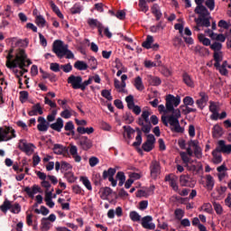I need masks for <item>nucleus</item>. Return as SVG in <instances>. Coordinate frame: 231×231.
Returning a JSON list of instances; mask_svg holds the SVG:
<instances>
[{
	"instance_id": "nucleus-1",
	"label": "nucleus",
	"mask_w": 231,
	"mask_h": 231,
	"mask_svg": "<svg viewBox=\"0 0 231 231\" xmlns=\"http://www.w3.org/2000/svg\"><path fill=\"white\" fill-rule=\"evenodd\" d=\"M14 49H11L9 51V53L6 57L7 60L5 63L6 68H9V69H13L14 68H20L23 71V73H28V70L26 68L31 66L32 60L28 59V55H26V51L23 49H19L15 54V58L14 59ZM14 59V60H13Z\"/></svg>"
},
{
	"instance_id": "nucleus-2",
	"label": "nucleus",
	"mask_w": 231,
	"mask_h": 231,
	"mask_svg": "<svg viewBox=\"0 0 231 231\" xmlns=\"http://www.w3.org/2000/svg\"><path fill=\"white\" fill-rule=\"evenodd\" d=\"M150 116L151 111H149V109L143 110L141 116L137 120V124L141 126V129L136 128L138 134L135 137V142L133 143L134 147H140V145H142V131L145 134H149V133H151V129H152V125L151 124V120L149 119Z\"/></svg>"
},
{
	"instance_id": "nucleus-3",
	"label": "nucleus",
	"mask_w": 231,
	"mask_h": 231,
	"mask_svg": "<svg viewBox=\"0 0 231 231\" xmlns=\"http://www.w3.org/2000/svg\"><path fill=\"white\" fill-rule=\"evenodd\" d=\"M172 114L171 116H162V122L166 126L171 125V130L173 133H184L185 128L181 127L180 125V118H181V111L180 109L171 110Z\"/></svg>"
},
{
	"instance_id": "nucleus-4",
	"label": "nucleus",
	"mask_w": 231,
	"mask_h": 231,
	"mask_svg": "<svg viewBox=\"0 0 231 231\" xmlns=\"http://www.w3.org/2000/svg\"><path fill=\"white\" fill-rule=\"evenodd\" d=\"M52 51L57 55L59 59L66 57V59H75V54L69 51L68 44H64V42L56 40L52 45Z\"/></svg>"
},
{
	"instance_id": "nucleus-5",
	"label": "nucleus",
	"mask_w": 231,
	"mask_h": 231,
	"mask_svg": "<svg viewBox=\"0 0 231 231\" xmlns=\"http://www.w3.org/2000/svg\"><path fill=\"white\" fill-rule=\"evenodd\" d=\"M15 138V130L10 126L0 127V142H8Z\"/></svg>"
},
{
	"instance_id": "nucleus-6",
	"label": "nucleus",
	"mask_w": 231,
	"mask_h": 231,
	"mask_svg": "<svg viewBox=\"0 0 231 231\" xmlns=\"http://www.w3.org/2000/svg\"><path fill=\"white\" fill-rule=\"evenodd\" d=\"M180 102L181 99L180 97H174L172 95H169L166 97V109L167 111L171 112L174 110V107H178L180 106Z\"/></svg>"
},
{
	"instance_id": "nucleus-7",
	"label": "nucleus",
	"mask_w": 231,
	"mask_h": 231,
	"mask_svg": "<svg viewBox=\"0 0 231 231\" xmlns=\"http://www.w3.org/2000/svg\"><path fill=\"white\" fill-rule=\"evenodd\" d=\"M194 12L199 15L198 19H201V21H205V19L210 21V19H212V17H210V13L208 12V9H207L205 5L197 6Z\"/></svg>"
},
{
	"instance_id": "nucleus-8",
	"label": "nucleus",
	"mask_w": 231,
	"mask_h": 231,
	"mask_svg": "<svg viewBox=\"0 0 231 231\" xmlns=\"http://www.w3.org/2000/svg\"><path fill=\"white\" fill-rule=\"evenodd\" d=\"M18 148L20 151H23V152H25L28 156L33 154V144L28 143L26 140H20L18 143Z\"/></svg>"
},
{
	"instance_id": "nucleus-9",
	"label": "nucleus",
	"mask_w": 231,
	"mask_h": 231,
	"mask_svg": "<svg viewBox=\"0 0 231 231\" xmlns=\"http://www.w3.org/2000/svg\"><path fill=\"white\" fill-rule=\"evenodd\" d=\"M68 84H70L72 89H80L82 83L81 76L70 75L67 79Z\"/></svg>"
},
{
	"instance_id": "nucleus-10",
	"label": "nucleus",
	"mask_w": 231,
	"mask_h": 231,
	"mask_svg": "<svg viewBox=\"0 0 231 231\" xmlns=\"http://www.w3.org/2000/svg\"><path fill=\"white\" fill-rule=\"evenodd\" d=\"M78 145H79L80 149L83 151H89V149L93 147V141L88 136H81L79 140Z\"/></svg>"
},
{
	"instance_id": "nucleus-11",
	"label": "nucleus",
	"mask_w": 231,
	"mask_h": 231,
	"mask_svg": "<svg viewBox=\"0 0 231 231\" xmlns=\"http://www.w3.org/2000/svg\"><path fill=\"white\" fill-rule=\"evenodd\" d=\"M154 142H156V138L152 134H148L146 142L143 143V150L145 152H151L154 149Z\"/></svg>"
},
{
	"instance_id": "nucleus-12",
	"label": "nucleus",
	"mask_w": 231,
	"mask_h": 231,
	"mask_svg": "<svg viewBox=\"0 0 231 231\" xmlns=\"http://www.w3.org/2000/svg\"><path fill=\"white\" fill-rule=\"evenodd\" d=\"M141 225L143 228H145L146 230H154L156 228V225L152 223V217L146 216L141 218Z\"/></svg>"
},
{
	"instance_id": "nucleus-13",
	"label": "nucleus",
	"mask_w": 231,
	"mask_h": 231,
	"mask_svg": "<svg viewBox=\"0 0 231 231\" xmlns=\"http://www.w3.org/2000/svg\"><path fill=\"white\" fill-rule=\"evenodd\" d=\"M161 171L162 168L160 166V162H158L157 161H152L150 165L152 178H158V176H160Z\"/></svg>"
},
{
	"instance_id": "nucleus-14",
	"label": "nucleus",
	"mask_w": 231,
	"mask_h": 231,
	"mask_svg": "<svg viewBox=\"0 0 231 231\" xmlns=\"http://www.w3.org/2000/svg\"><path fill=\"white\" fill-rule=\"evenodd\" d=\"M209 111L212 113L210 116L211 120H219V106L217 103L212 101L209 102Z\"/></svg>"
},
{
	"instance_id": "nucleus-15",
	"label": "nucleus",
	"mask_w": 231,
	"mask_h": 231,
	"mask_svg": "<svg viewBox=\"0 0 231 231\" xmlns=\"http://www.w3.org/2000/svg\"><path fill=\"white\" fill-rule=\"evenodd\" d=\"M217 150L223 152V154H231V144H226V142L220 140L217 143Z\"/></svg>"
},
{
	"instance_id": "nucleus-16",
	"label": "nucleus",
	"mask_w": 231,
	"mask_h": 231,
	"mask_svg": "<svg viewBox=\"0 0 231 231\" xmlns=\"http://www.w3.org/2000/svg\"><path fill=\"white\" fill-rule=\"evenodd\" d=\"M71 169H73V167L71 166V164H69L67 162L62 161L61 162H55V171L57 172H59V171L60 170H61V172H66L68 171H71Z\"/></svg>"
},
{
	"instance_id": "nucleus-17",
	"label": "nucleus",
	"mask_w": 231,
	"mask_h": 231,
	"mask_svg": "<svg viewBox=\"0 0 231 231\" xmlns=\"http://www.w3.org/2000/svg\"><path fill=\"white\" fill-rule=\"evenodd\" d=\"M195 23L197 24V26L193 27V30H195V32H199V28L204 27V28H209L210 26V21L206 18L205 20L201 21V18H195Z\"/></svg>"
},
{
	"instance_id": "nucleus-18",
	"label": "nucleus",
	"mask_w": 231,
	"mask_h": 231,
	"mask_svg": "<svg viewBox=\"0 0 231 231\" xmlns=\"http://www.w3.org/2000/svg\"><path fill=\"white\" fill-rule=\"evenodd\" d=\"M180 187H189L192 189L194 187V183H192V179L189 175H180Z\"/></svg>"
},
{
	"instance_id": "nucleus-19",
	"label": "nucleus",
	"mask_w": 231,
	"mask_h": 231,
	"mask_svg": "<svg viewBox=\"0 0 231 231\" xmlns=\"http://www.w3.org/2000/svg\"><path fill=\"white\" fill-rule=\"evenodd\" d=\"M199 97L200 98L196 101V104L199 109H204L207 102H208V96L205 92H200Z\"/></svg>"
},
{
	"instance_id": "nucleus-20",
	"label": "nucleus",
	"mask_w": 231,
	"mask_h": 231,
	"mask_svg": "<svg viewBox=\"0 0 231 231\" xmlns=\"http://www.w3.org/2000/svg\"><path fill=\"white\" fill-rule=\"evenodd\" d=\"M185 167H187L188 171H191L192 172H199V171H201L203 169V165H201V162H196L194 164V161H190L188 162Z\"/></svg>"
},
{
	"instance_id": "nucleus-21",
	"label": "nucleus",
	"mask_w": 231,
	"mask_h": 231,
	"mask_svg": "<svg viewBox=\"0 0 231 231\" xmlns=\"http://www.w3.org/2000/svg\"><path fill=\"white\" fill-rule=\"evenodd\" d=\"M38 125H37V129L38 131L42 132V133H46V131H48V122L46 121V119L42 116L38 117Z\"/></svg>"
},
{
	"instance_id": "nucleus-22",
	"label": "nucleus",
	"mask_w": 231,
	"mask_h": 231,
	"mask_svg": "<svg viewBox=\"0 0 231 231\" xmlns=\"http://www.w3.org/2000/svg\"><path fill=\"white\" fill-rule=\"evenodd\" d=\"M62 127H64V120L60 117H58L56 122L51 125V128H52L53 131H57V133H60Z\"/></svg>"
},
{
	"instance_id": "nucleus-23",
	"label": "nucleus",
	"mask_w": 231,
	"mask_h": 231,
	"mask_svg": "<svg viewBox=\"0 0 231 231\" xmlns=\"http://www.w3.org/2000/svg\"><path fill=\"white\" fill-rule=\"evenodd\" d=\"M52 151L54 154L62 155L68 152V148L62 144L56 143L53 145Z\"/></svg>"
},
{
	"instance_id": "nucleus-24",
	"label": "nucleus",
	"mask_w": 231,
	"mask_h": 231,
	"mask_svg": "<svg viewBox=\"0 0 231 231\" xmlns=\"http://www.w3.org/2000/svg\"><path fill=\"white\" fill-rule=\"evenodd\" d=\"M194 51L197 55H199L200 57H208L210 55V51L205 47H201L199 45H197L194 49Z\"/></svg>"
},
{
	"instance_id": "nucleus-25",
	"label": "nucleus",
	"mask_w": 231,
	"mask_h": 231,
	"mask_svg": "<svg viewBox=\"0 0 231 231\" xmlns=\"http://www.w3.org/2000/svg\"><path fill=\"white\" fill-rule=\"evenodd\" d=\"M212 162L213 163H215V165H219V163H221V162H223V156L221 155V152L217 150V148H216L213 152H212Z\"/></svg>"
},
{
	"instance_id": "nucleus-26",
	"label": "nucleus",
	"mask_w": 231,
	"mask_h": 231,
	"mask_svg": "<svg viewBox=\"0 0 231 231\" xmlns=\"http://www.w3.org/2000/svg\"><path fill=\"white\" fill-rule=\"evenodd\" d=\"M213 138H221L223 136V127L219 125H215L212 129Z\"/></svg>"
},
{
	"instance_id": "nucleus-27",
	"label": "nucleus",
	"mask_w": 231,
	"mask_h": 231,
	"mask_svg": "<svg viewBox=\"0 0 231 231\" xmlns=\"http://www.w3.org/2000/svg\"><path fill=\"white\" fill-rule=\"evenodd\" d=\"M134 86L137 91H143L145 87L143 86V81H142V77L138 76L134 80Z\"/></svg>"
},
{
	"instance_id": "nucleus-28",
	"label": "nucleus",
	"mask_w": 231,
	"mask_h": 231,
	"mask_svg": "<svg viewBox=\"0 0 231 231\" xmlns=\"http://www.w3.org/2000/svg\"><path fill=\"white\" fill-rule=\"evenodd\" d=\"M147 80L150 86H160L162 84V79L156 76L149 75L147 76Z\"/></svg>"
},
{
	"instance_id": "nucleus-29",
	"label": "nucleus",
	"mask_w": 231,
	"mask_h": 231,
	"mask_svg": "<svg viewBox=\"0 0 231 231\" xmlns=\"http://www.w3.org/2000/svg\"><path fill=\"white\" fill-rule=\"evenodd\" d=\"M216 181L214 180V177L212 175L206 176V189L207 190H212L214 189V185Z\"/></svg>"
},
{
	"instance_id": "nucleus-30",
	"label": "nucleus",
	"mask_w": 231,
	"mask_h": 231,
	"mask_svg": "<svg viewBox=\"0 0 231 231\" xmlns=\"http://www.w3.org/2000/svg\"><path fill=\"white\" fill-rule=\"evenodd\" d=\"M114 86L117 93H127V90L125 89V85L124 86V83H120V80L116 79L114 80Z\"/></svg>"
},
{
	"instance_id": "nucleus-31",
	"label": "nucleus",
	"mask_w": 231,
	"mask_h": 231,
	"mask_svg": "<svg viewBox=\"0 0 231 231\" xmlns=\"http://www.w3.org/2000/svg\"><path fill=\"white\" fill-rule=\"evenodd\" d=\"M77 131L79 134H93V133H95V128L93 127H82V126H79L77 128Z\"/></svg>"
},
{
	"instance_id": "nucleus-32",
	"label": "nucleus",
	"mask_w": 231,
	"mask_h": 231,
	"mask_svg": "<svg viewBox=\"0 0 231 231\" xmlns=\"http://www.w3.org/2000/svg\"><path fill=\"white\" fill-rule=\"evenodd\" d=\"M74 68L76 69H79V71H86V69H88V66L86 61L77 60L74 63Z\"/></svg>"
},
{
	"instance_id": "nucleus-33",
	"label": "nucleus",
	"mask_w": 231,
	"mask_h": 231,
	"mask_svg": "<svg viewBox=\"0 0 231 231\" xmlns=\"http://www.w3.org/2000/svg\"><path fill=\"white\" fill-rule=\"evenodd\" d=\"M213 57L215 60V64H214L215 68H219L220 62L223 61V52L222 51L214 52Z\"/></svg>"
},
{
	"instance_id": "nucleus-34",
	"label": "nucleus",
	"mask_w": 231,
	"mask_h": 231,
	"mask_svg": "<svg viewBox=\"0 0 231 231\" xmlns=\"http://www.w3.org/2000/svg\"><path fill=\"white\" fill-rule=\"evenodd\" d=\"M199 212H206V214H212L214 209L212 208V204L210 203H204L199 208Z\"/></svg>"
},
{
	"instance_id": "nucleus-35",
	"label": "nucleus",
	"mask_w": 231,
	"mask_h": 231,
	"mask_svg": "<svg viewBox=\"0 0 231 231\" xmlns=\"http://www.w3.org/2000/svg\"><path fill=\"white\" fill-rule=\"evenodd\" d=\"M35 23L39 28H44V26H46V19L41 14H36Z\"/></svg>"
},
{
	"instance_id": "nucleus-36",
	"label": "nucleus",
	"mask_w": 231,
	"mask_h": 231,
	"mask_svg": "<svg viewBox=\"0 0 231 231\" xmlns=\"http://www.w3.org/2000/svg\"><path fill=\"white\" fill-rule=\"evenodd\" d=\"M183 82L186 84V86H189V88H194V81L192 80V78L188 73H184L182 75Z\"/></svg>"
},
{
	"instance_id": "nucleus-37",
	"label": "nucleus",
	"mask_w": 231,
	"mask_h": 231,
	"mask_svg": "<svg viewBox=\"0 0 231 231\" xmlns=\"http://www.w3.org/2000/svg\"><path fill=\"white\" fill-rule=\"evenodd\" d=\"M12 209V202L8 199H5L4 203L0 206V210L4 212V214H6L8 210Z\"/></svg>"
},
{
	"instance_id": "nucleus-38",
	"label": "nucleus",
	"mask_w": 231,
	"mask_h": 231,
	"mask_svg": "<svg viewBox=\"0 0 231 231\" xmlns=\"http://www.w3.org/2000/svg\"><path fill=\"white\" fill-rule=\"evenodd\" d=\"M152 14L155 15L157 21H160V19H162V12L160 11V7L158 6V4H154L152 6Z\"/></svg>"
},
{
	"instance_id": "nucleus-39",
	"label": "nucleus",
	"mask_w": 231,
	"mask_h": 231,
	"mask_svg": "<svg viewBox=\"0 0 231 231\" xmlns=\"http://www.w3.org/2000/svg\"><path fill=\"white\" fill-rule=\"evenodd\" d=\"M100 192H101V199H106V198H109L111 194H113V189H111V188L109 187H106L101 189Z\"/></svg>"
},
{
	"instance_id": "nucleus-40",
	"label": "nucleus",
	"mask_w": 231,
	"mask_h": 231,
	"mask_svg": "<svg viewBox=\"0 0 231 231\" xmlns=\"http://www.w3.org/2000/svg\"><path fill=\"white\" fill-rule=\"evenodd\" d=\"M116 174V170L114 168H109L107 171H103V180H107V178H113Z\"/></svg>"
},
{
	"instance_id": "nucleus-41",
	"label": "nucleus",
	"mask_w": 231,
	"mask_h": 231,
	"mask_svg": "<svg viewBox=\"0 0 231 231\" xmlns=\"http://www.w3.org/2000/svg\"><path fill=\"white\" fill-rule=\"evenodd\" d=\"M154 38H152V36H147L146 40L143 42L142 46L146 50H151V46H152Z\"/></svg>"
},
{
	"instance_id": "nucleus-42",
	"label": "nucleus",
	"mask_w": 231,
	"mask_h": 231,
	"mask_svg": "<svg viewBox=\"0 0 231 231\" xmlns=\"http://www.w3.org/2000/svg\"><path fill=\"white\" fill-rule=\"evenodd\" d=\"M129 217L134 223L142 221V216H140V214H138V212L136 211H131L129 214Z\"/></svg>"
},
{
	"instance_id": "nucleus-43",
	"label": "nucleus",
	"mask_w": 231,
	"mask_h": 231,
	"mask_svg": "<svg viewBox=\"0 0 231 231\" xmlns=\"http://www.w3.org/2000/svg\"><path fill=\"white\" fill-rule=\"evenodd\" d=\"M139 8L141 12L147 14L149 12V5H147L146 0H139Z\"/></svg>"
},
{
	"instance_id": "nucleus-44",
	"label": "nucleus",
	"mask_w": 231,
	"mask_h": 231,
	"mask_svg": "<svg viewBox=\"0 0 231 231\" xmlns=\"http://www.w3.org/2000/svg\"><path fill=\"white\" fill-rule=\"evenodd\" d=\"M145 68H156L158 66H162V60H158L156 62L151 60L144 61Z\"/></svg>"
},
{
	"instance_id": "nucleus-45",
	"label": "nucleus",
	"mask_w": 231,
	"mask_h": 231,
	"mask_svg": "<svg viewBox=\"0 0 231 231\" xmlns=\"http://www.w3.org/2000/svg\"><path fill=\"white\" fill-rule=\"evenodd\" d=\"M199 42H202L204 46H210V39L205 37V34L200 33L199 34Z\"/></svg>"
},
{
	"instance_id": "nucleus-46",
	"label": "nucleus",
	"mask_w": 231,
	"mask_h": 231,
	"mask_svg": "<svg viewBox=\"0 0 231 231\" xmlns=\"http://www.w3.org/2000/svg\"><path fill=\"white\" fill-rule=\"evenodd\" d=\"M88 26H90V28H98V26H100L102 23H100L97 19L89 18L88 20Z\"/></svg>"
},
{
	"instance_id": "nucleus-47",
	"label": "nucleus",
	"mask_w": 231,
	"mask_h": 231,
	"mask_svg": "<svg viewBox=\"0 0 231 231\" xmlns=\"http://www.w3.org/2000/svg\"><path fill=\"white\" fill-rule=\"evenodd\" d=\"M116 180L119 181V187H122L125 183V174L123 171L116 173Z\"/></svg>"
},
{
	"instance_id": "nucleus-48",
	"label": "nucleus",
	"mask_w": 231,
	"mask_h": 231,
	"mask_svg": "<svg viewBox=\"0 0 231 231\" xmlns=\"http://www.w3.org/2000/svg\"><path fill=\"white\" fill-rule=\"evenodd\" d=\"M213 208H214L216 214H217V216H222L223 206H221V204H219L218 202H213Z\"/></svg>"
},
{
	"instance_id": "nucleus-49",
	"label": "nucleus",
	"mask_w": 231,
	"mask_h": 231,
	"mask_svg": "<svg viewBox=\"0 0 231 231\" xmlns=\"http://www.w3.org/2000/svg\"><path fill=\"white\" fill-rule=\"evenodd\" d=\"M211 50H213L214 53L221 51L223 48V44L220 42H215L211 45H209Z\"/></svg>"
},
{
	"instance_id": "nucleus-50",
	"label": "nucleus",
	"mask_w": 231,
	"mask_h": 231,
	"mask_svg": "<svg viewBox=\"0 0 231 231\" xmlns=\"http://www.w3.org/2000/svg\"><path fill=\"white\" fill-rule=\"evenodd\" d=\"M80 181H82L83 185L88 189V190H92L93 187L91 186V181L88 177H80Z\"/></svg>"
},
{
	"instance_id": "nucleus-51",
	"label": "nucleus",
	"mask_w": 231,
	"mask_h": 231,
	"mask_svg": "<svg viewBox=\"0 0 231 231\" xmlns=\"http://www.w3.org/2000/svg\"><path fill=\"white\" fill-rule=\"evenodd\" d=\"M51 8H52L53 12L56 13V14L58 15V17H60V19H64V14L60 13V10L53 2L51 3Z\"/></svg>"
},
{
	"instance_id": "nucleus-52",
	"label": "nucleus",
	"mask_w": 231,
	"mask_h": 231,
	"mask_svg": "<svg viewBox=\"0 0 231 231\" xmlns=\"http://www.w3.org/2000/svg\"><path fill=\"white\" fill-rule=\"evenodd\" d=\"M65 131H69V133H72V134H75V125H73L72 121H69L66 123L64 126Z\"/></svg>"
},
{
	"instance_id": "nucleus-53",
	"label": "nucleus",
	"mask_w": 231,
	"mask_h": 231,
	"mask_svg": "<svg viewBox=\"0 0 231 231\" xmlns=\"http://www.w3.org/2000/svg\"><path fill=\"white\" fill-rule=\"evenodd\" d=\"M65 178L69 181V183H75V181H77V177H75V175L71 171L66 172Z\"/></svg>"
},
{
	"instance_id": "nucleus-54",
	"label": "nucleus",
	"mask_w": 231,
	"mask_h": 231,
	"mask_svg": "<svg viewBox=\"0 0 231 231\" xmlns=\"http://www.w3.org/2000/svg\"><path fill=\"white\" fill-rule=\"evenodd\" d=\"M64 110L60 113V117L61 118H71V113H73V111L71 109H68V108H63Z\"/></svg>"
},
{
	"instance_id": "nucleus-55",
	"label": "nucleus",
	"mask_w": 231,
	"mask_h": 231,
	"mask_svg": "<svg viewBox=\"0 0 231 231\" xmlns=\"http://www.w3.org/2000/svg\"><path fill=\"white\" fill-rule=\"evenodd\" d=\"M51 226V223H50V221H48V218L42 219V230L48 231V230H50Z\"/></svg>"
},
{
	"instance_id": "nucleus-56",
	"label": "nucleus",
	"mask_w": 231,
	"mask_h": 231,
	"mask_svg": "<svg viewBox=\"0 0 231 231\" xmlns=\"http://www.w3.org/2000/svg\"><path fill=\"white\" fill-rule=\"evenodd\" d=\"M101 96L106 98V100H113V96H111V90L103 89L101 91Z\"/></svg>"
},
{
	"instance_id": "nucleus-57",
	"label": "nucleus",
	"mask_w": 231,
	"mask_h": 231,
	"mask_svg": "<svg viewBox=\"0 0 231 231\" xmlns=\"http://www.w3.org/2000/svg\"><path fill=\"white\" fill-rule=\"evenodd\" d=\"M170 186L175 192H178L180 189V187L178 186V177H175L173 180L170 181Z\"/></svg>"
},
{
	"instance_id": "nucleus-58",
	"label": "nucleus",
	"mask_w": 231,
	"mask_h": 231,
	"mask_svg": "<svg viewBox=\"0 0 231 231\" xmlns=\"http://www.w3.org/2000/svg\"><path fill=\"white\" fill-rule=\"evenodd\" d=\"M88 163L90 167H97L100 163V160L97 157L92 156L88 159Z\"/></svg>"
},
{
	"instance_id": "nucleus-59",
	"label": "nucleus",
	"mask_w": 231,
	"mask_h": 231,
	"mask_svg": "<svg viewBox=\"0 0 231 231\" xmlns=\"http://www.w3.org/2000/svg\"><path fill=\"white\" fill-rule=\"evenodd\" d=\"M205 5L210 12H212L216 8V1L215 0H206Z\"/></svg>"
},
{
	"instance_id": "nucleus-60",
	"label": "nucleus",
	"mask_w": 231,
	"mask_h": 231,
	"mask_svg": "<svg viewBox=\"0 0 231 231\" xmlns=\"http://www.w3.org/2000/svg\"><path fill=\"white\" fill-rule=\"evenodd\" d=\"M92 180L95 185H100V183H102V176L100 175V173H95Z\"/></svg>"
},
{
	"instance_id": "nucleus-61",
	"label": "nucleus",
	"mask_w": 231,
	"mask_h": 231,
	"mask_svg": "<svg viewBox=\"0 0 231 231\" xmlns=\"http://www.w3.org/2000/svg\"><path fill=\"white\" fill-rule=\"evenodd\" d=\"M128 109H131L134 115L138 116L140 113H142V108L138 105H133L132 106H129Z\"/></svg>"
},
{
	"instance_id": "nucleus-62",
	"label": "nucleus",
	"mask_w": 231,
	"mask_h": 231,
	"mask_svg": "<svg viewBox=\"0 0 231 231\" xmlns=\"http://www.w3.org/2000/svg\"><path fill=\"white\" fill-rule=\"evenodd\" d=\"M11 212L13 214H19V212H21V205H19V203H16L14 205L11 204Z\"/></svg>"
},
{
	"instance_id": "nucleus-63",
	"label": "nucleus",
	"mask_w": 231,
	"mask_h": 231,
	"mask_svg": "<svg viewBox=\"0 0 231 231\" xmlns=\"http://www.w3.org/2000/svg\"><path fill=\"white\" fill-rule=\"evenodd\" d=\"M174 214L177 219H182L183 216H185V211L181 208H177L175 209Z\"/></svg>"
},
{
	"instance_id": "nucleus-64",
	"label": "nucleus",
	"mask_w": 231,
	"mask_h": 231,
	"mask_svg": "<svg viewBox=\"0 0 231 231\" xmlns=\"http://www.w3.org/2000/svg\"><path fill=\"white\" fill-rule=\"evenodd\" d=\"M50 69L54 71V73H59L60 71V65L59 63H51Z\"/></svg>"
}]
</instances>
